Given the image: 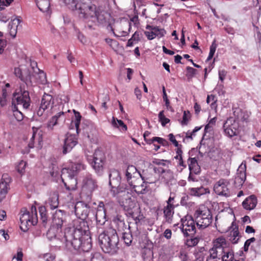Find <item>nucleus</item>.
Masks as SVG:
<instances>
[{
  "label": "nucleus",
  "mask_w": 261,
  "mask_h": 261,
  "mask_svg": "<svg viewBox=\"0 0 261 261\" xmlns=\"http://www.w3.org/2000/svg\"><path fill=\"white\" fill-rule=\"evenodd\" d=\"M209 193L210 191L208 188H205L202 186L199 188H192L189 189L190 194L193 196L200 197L202 195Z\"/></svg>",
  "instance_id": "31"
},
{
  "label": "nucleus",
  "mask_w": 261,
  "mask_h": 261,
  "mask_svg": "<svg viewBox=\"0 0 261 261\" xmlns=\"http://www.w3.org/2000/svg\"><path fill=\"white\" fill-rule=\"evenodd\" d=\"M189 119L187 117V112L185 111L184 112V115L182 117V120L181 122V124L182 125H187L188 123Z\"/></svg>",
  "instance_id": "64"
},
{
  "label": "nucleus",
  "mask_w": 261,
  "mask_h": 261,
  "mask_svg": "<svg viewBox=\"0 0 261 261\" xmlns=\"http://www.w3.org/2000/svg\"><path fill=\"white\" fill-rule=\"evenodd\" d=\"M230 231L229 235L228 236L229 240L233 244H237L241 237V235L239 231L238 226L233 222L231 223V226L229 227Z\"/></svg>",
  "instance_id": "21"
},
{
  "label": "nucleus",
  "mask_w": 261,
  "mask_h": 261,
  "mask_svg": "<svg viewBox=\"0 0 261 261\" xmlns=\"http://www.w3.org/2000/svg\"><path fill=\"white\" fill-rule=\"evenodd\" d=\"M91 261H105L98 254H91Z\"/></svg>",
  "instance_id": "63"
},
{
  "label": "nucleus",
  "mask_w": 261,
  "mask_h": 261,
  "mask_svg": "<svg viewBox=\"0 0 261 261\" xmlns=\"http://www.w3.org/2000/svg\"><path fill=\"white\" fill-rule=\"evenodd\" d=\"M115 188L117 189V192L118 193L124 192V193H126L127 194H128V189H126L125 186L121 185V183L118 187H116Z\"/></svg>",
  "instance_id": "61"
},
{
  "label": "nucleus",
  "mask_w": 261,
  "mask_h": 261,
  "mask_svg": "<svg viewBox=\"0 0 261 261\" xmlns=\"http://www.w3.org/2000/svg\"><path fill=\"white\" fill-rule=\"evenodd\" d=\"M174 205H167L164 208V215L166 222L171 223L172 221V217L174 214Z\"/></svg>",
  "instance_id": "34"
},
{
  "label": "nucleus",
  "mask_w": 261,
  "mask_h": 261,
  "mask_svg": "<svg viewBox=\"0 0 261 261\" xmlns=\"http://www.w3.org/2000/svg\"><path fill=\"white\" fill-rule=\"evenodd\" d=\"M97 188L96 182L93 178L91 175L87 176L83 180V186L82 188V195L85 193L86 195V200L89 201L91 199L92 192Z\"/></svg>",
  "instance_id": "8"
},
{
  "label": "nucleus",
  "mask_w": 261,
  "mask_h": 261,
  "mask_svg": "<svg viewBox=\"0 0 261 261\" xmlns=\"http://www.w3.org/2000/svg\"><path fill=\"white\" fill-rule=\"evenodd\" d=\"M246 164L245 161L243 162L239 166L237 175L234 180V185L236 188L242 187L246 178Z\"/></svg>",
  "instance_id": "14"
},
{
  "label": "nucleus",
  "mask_w": 261,
  "mask_h": 261,
  "mask_svg": "<svg viewBox=\"0 0 261 261\" xmlns=\"http://www.w3.org/2000/svg\"><path fill=\"white\" fill-rule=\"evenodd\" d=\"M21 212H23V214L20 217L21 223L20 228L23 231L26 232L29 229V227H28V225H29V223H31L32 225H36L37 223V219H35L31 216L30 212L28 211L25 208H23L21 210Z\"/></svg>",
  "instance_id": "11"
},
{
  "label": "nucleus",
  "mask_w": 261,
  "mask_h": 261,
  "mask_svg": "<svg viewBox=\"0 0 261 261\" xmlns=\"http://www.w3.org/2000/svg\"><path fill=\"white\" fill-rule=\"evenodd\" d=\"M90 206L83 201L77 202L74 207L75 214L77 219L86 220L90 213Z\"/></svg>",
  "instance_id": "12"
},
{
  "label": "nucleus",
  "mask_w": 261,
  "mask_h": 261,
  "mask_svg": "<svg viewBox=\"0 0 261 261\" xmlns=\"http://www.w3.org/2000/svg\"><path fill=\"white\" fill-rule=\"evenodd\" d=\"M199 241V238L196 237H191L190 239H187L186 240V245L188 247H194L196 246Z\"/></svg>",
  "instance_id": "46"
},
{
  "label": "nucleus",
  "mask_w": 261,
  "mask_h": 261,
  "mask_svg": "<svg viewBox=\"0 0 261 261\" xmlns=\"http://www.w3.org/2000/svg\"><path fill=\"white\" fill-rule=\"evenodd\" d=\"M119 172L115 169L110 170L109 173V185L112 188L118 187L121 182Z\"/></svg>",
  "instance_id": "22"
},
{
  "label": "nucleus",
  "mask_w": 261,
  "mask_h": 261,
  "mask_svg": "<svg viewBox=\"0 0 261 261\" xmlns=\"http://www.w3.org/2000/svg\"><path fill=\"white\" fill-rule=\"evenodd\" d=\"M112 123L114 127H121L123 131H126L127 130L126 125H125L121 120H119L115 118L114 117H113Z\"/></svg>",
  "instance_id": "43"
},
{
  "label": "nucleus",
  "mask_w": 261,
  "mask_h": 261,
  "mask_svg": "<svg viewBox=\"0 0 261 261\" xmlns=\"http://www.w3.org/2000/svg\"><path fill=\"white\" fill-rule=\"evenodd\" d=\"M154 32L155 34H157L156 37L158 36L160 38L164 36L166 34V32L164 29H159L158 27H157V30H154Z\"/></svg>",
  "instance_id": "56"
},
{
  "label": "nucleus",
  "mask_w": 261,
  "mask_h": 261,
  "mask_svg": "<svg viewBox=\"0 0 261 261\" xmlns=\"http://www.w3.org/2000/svg\"><path fill=\"white\" fill-rule=\"evenodd\" d=\"M140 172V171H138L135 166L133 165L128 166L125 172V177L127 182L128 183L130 182V180L133 177H136Z\"/></svg>",
  "instance_id": "33"
},
{
  "label": "nucleus",
  "mask_w": 261,
  "mask_h": 261,
  "mask_svg": "<svg viewBox=\"0 0 261 261\" xmlns=\"http://www.w3.org/2000/svg\"><path fill=\"white\" fill-rule=\"evenodd\" d=\"M214 249L221 250L223 253H225V249H227V243L223 238H218L216 239L214 244Z\"/></svg>",
  "instance_id": "37"
},
{
  "label": "nucleus",
  "mask_w": 261,
  "mask_h": 261,
  "mask_svg": "<svg viewBox=\"0 0 261 261\" xmlns=\"http://www.w3.org/2000/svg\"><path fill=\"white\" fill-rule=\"evenodd\" d=\"M180 228L185 237H193L196 233L195 226H191V228Z\"/></svg>",
  "instance_id": "41"
},
{
  "label": "nucleus",
  "mask_w": 261,
  "mask_h": 261,
  "mask_svg": "<svg viewBox=\"0 0 261 261\" xmlns=\"http://www.w3.org/2000/svg\"><path fill=\"white\" fill-rule=\"evenodd\" d=\"M122 206L123 210L126 212L128 216L132 217L137 223V221L139 222L143 218V215L141 214L140 207L137 205L136 202L134 200H132L131 198H128L123 202Z\"/></svg>",
  "instance_id": "6"
},
{
  "label": "nucleus",
  "mask_w": 261,
  "mask_h": 261,
  "mask_svg": "<svg viewBox=\"0 0 261 261\" xmlns=\"http://www.w3.org/2000/svg\"><path fill=\"white\" fill-rule=\"evenodd\" d=\"M222 256V261H232L234 258V254L232 251H230L229 249L226 250L225 249V253Z\"/></svg>",
  "instance_id": "45"
},
{
  "label": "nucleus",
  "mask_w": 261,
  "mask_h": 261,
  "mask_svg": "<svg viewBox=\"0 0 261 261\" xmlns=\"http://www.w3.org/2000/svg\"><path fill=\"white\" fill-rule=\"evenodd\" d=\"M66 214L65 211L57 210L53 215L52 223L53 227L57 229L61 228L64 223L66 222Z\"/></svg>",
  "instance_id": "17"
},
{
  "label": "nucleus",
  "mask_w": 261,
  "mask_h": 261,
  "mask_svg": "<svg viewBox=\"0 0 261 261\" xmlns=\"http://www.w3.org/2000/svg\"><path fill=\"white\" fill-rule=\"evenodd\" d=\"M7 175H3L0 181V202L3 200L6 196L9 189L10 179L5 177Z\"/></svg>",
  "instance_id": "23"
},
{
  "label": "nucleus",
  "mask_w": 261,
  "mask_h": 261,
  "mask_svg": "<svg viewBox=\"0 0 261 261\" xmlns=\"http://www.w3.org/2000/svg\"><path fill=\"white\" fill-rule=\"evenodd\" d=\"M39 10L43 12H49L50 11L49 0H35Z\"/></svg>",
  "instance_id": "36"
},
{
  "label": "nucleus",
  "mask_w": 261,
  "mask_h": 261,
  "mask_svg": "<svg viewBox=\"0 0 261 261\" xmlns=\"http://www.w3.org/2000/svg\"><path fill=\"white\" fill-rule=\"evenodd\" d=\"M129 185L132 187V189L138 194H143L147 192L146 188H144V185L142 184L141 186H136L133 184V181L129 182Z\"/></svg>",
  "instance_id": "40"
},
{
  "label": "nucleus",
  "mask_w": 261,
  "mask_h": 261,
  "mask_svg": "<svg viewBox=\"0 0 261 261\" xmlns=\"http://www.w3.org/2000/svg\"><path fill=\"white\" fill-rule=\"evenodd\" d=\"M27 163L23 161H21L16 167V170L18 173L22 174L25 172V168Z\"/></svg>",
  "instance_id": "49"
},
{
  "label": "nucleus",
  "mask_w": 261,
  "mask_h": 261,
  "mask_svg": "<svg viewBox=\"0 0 261 261\" xmlns=\"http://www.w3.org/2000/svg\"><path fill=\"white\" fill-rule=\"evenodd\" d=\"M257 203L256 197L254 195H251L246 198L242 203L243 207L247 210L254 209Z\"/></svg>",
  "instance_id": "26"
},
{
  "label": "nucleus",
  "mask_w": 261,
  "mask_h": 261,
  "mask_svg": "<svg viewBox=\"0 0 261 261\" xmlns=\"http://www.w3.org/2000/svg\"><path fill=\"white\" fill-rule=\"evenodd\" d=\"M54 104V98L53 96L48 94L44 93L43 95L41 102V108L44 110H46L49 108L50 105Z\"/></svg>",
  "instance_id": "30"
},
{
  "label": "nucleus",
  "mask_w": 261,
  "mask_h": 261,
  "mask_svg": "<svg viewBox=\"0 0 261 261\" xmlns=\"http://www.w3.org/2000/svg\"><path fill=\"white\" fill-rule=\"evenodd\" d=\"M65 245L79 252H88L92 247L89 226L86 220L76 219L71 226L64 229Z\"/></svg>",
  "instance_id": "1"
},
{
  "label": "nucleus",
  "mask_w": 261,
  "mask_h": 261,
  "mask_svg": "<svg viewBox=\"0 0 261 261\" xmlns=\"http://www.w3.org/2000/svg\"><path fill=\"white\" fill-rule=\"evenodd\" d=\"M169 139L172 143V144L175 146V147H178L180 144H178V142L176 141V140L173 134H170L168 135Z\"/></svg>",
  "instance_id": "60"
},
{
  "label": "nucleus",
  "mask_w": 261,
  "mask_h": 261,
  "mask_svg": "<svg viewBox=\"0 0 261 261\" xmlns=\"http://www.w3.org/2000/svg\"><path fill=\"white\" fill-rule=\"evenodd\" d=\"M194 217L197 226L201 229L208 227L213 220L211 211L206 207L196 210L194 214Z\"/></svg>",
  "instance_id": "4"
},
{
  "label": "nucleus",
  "mask_w": 261,
  "mask_h": 261,
  "mask_svg": "<svg viewBox=\"0 0 261 261\" xmlns=\"http://www.w3.org/2000/svg\"><path fill=\"white\" fill-rule=\"evenodd\" d=\"M151 247H144L142 252V255L144 259L148 258L151 256H153V250H152V245H151Z\"/></svg>",
  "instance_id": "44"
},
{
  "label": "nucleus",
  "mask_w": 261,
  "mask_h": 261,
  "mask_svg": "<svg viewBox=\"0 0 261 261\" xmlns=\"http://www.w3.org/2000/svg\"><path fill=\"white\" fill-rule=\"evenodd\" d=\"M150 134V133L148 131H145L143 135V137L144 141L145 142L149 145H151V144L154 143V141H153V138L151 139H148L147 137H148Z\"/></svg>",
  "instance_id": "53"
},
{
  "label": "nucleus",
  "mask_w": 261,
  "mask_h": 261,
  "mask_svg": "<svg viewBox=\"0 0 261 261\" xmlns=\"http://www.w3.org/2000/svg\"><path fill=\"white\" fill-rule=\"evenodd\" d=\"M197 152L196 148H193L189 151V158L187 162L188 164L189 170L190 172H193L195 174H199L201 172V168L198 163L197 159L195 157L192 158L194 153Z\"/></svg>",
  "instance_id": "13"
},
{
  "label": "nucleus",
  "mask_w": 261,
  "mask_h": 261,
  "mask_svg": "<svg viewBox=\"0 0 261 261\" xmlns=\"http://www.w3.org/2000/svg\"><path fill=\"white\" fill-rule=\"evenodd\" d=\"M64 114V112L61 111L58 113L56 115L53 116L49 120L47 124V127L51 129H53V127L58 124V120Z\"/></svg>",
  "instance_id": "38"
},
{
  "label": "nucleus",
  "mask_w": 261,
  "mask_h": 261,
  "mask_svg": "<svg viewBox=\"0 0 261 261\" xmlns=\"http://www.w3.org/2000/svg\"><path fill=\"white\" fill-rule=\"evenodd\" d=\"M229 182L225 179H220L214 186L215 192L219 195L224 196L228 197L230 196V193L227 186Z\"/></svg>",
  "instance_id": "15"
},
{
  "label": "nucleus",
  "mask_w": 261,
  "mask_h": 261,
  "mask_svg": "<svg viewBox=\"0 0 261 261\" xmlns=\"http://www.w3.org/2000/svg\"><path fill=\"white\" fill-rule=\"evenodd\" d=\"M37 71L34 68H25L20 69L15 68L14 69V74L18 77L21 81L25 83L27 86H31L33 82L34 77L35 76V73Z\"/></svg>",
  "instance_id": "7"
},
{
  "label": "nucleus",
  "mask_w": 261,
  "mask_h": 261,
  "mask_svg": "<svg viewBox=\"0 0 261 261\" xmlns=\"http://www.w3.org/2000/svg\"><path fill=\"white\" fill-rule=\"evenodd\" d=\"M181 228H184V226L187 225H191L195 224V222L193 218L191 216L187 215L181 219Z\"/></svg>",
  "instance_id": "42"
},
{
  "label": "nucleus",
  "mask_w": 261,
  "mask_h": 261,
  "mask_svg": "<svg viewBox=\"0 0 261 261\" xmlns=\"http://www.w3.org/2000/svg\"><path fill=\"white\" fill-rule=\"evenodd\" d=\"M164 111H162L159 114V121L161 122L162 126H164L170 122V119L166 118L164 115Z\"/></svg>",
  "instance_id": "47"
},
{
  "label": "nucleus",
  "mask_w": 261,
  "mask_h": 261,
  "mask_svg": "<svg viewBox=\"0 0 261 261\" xmlns=\"http://www.w3.org/2000/svg\"><path fill=\"white\" fill-rule=\"evenodd\" d=\"M57 229L56 228L51 226L50 228L46 232V236L49 240H51L55 238L56 237Z\"/></svg>",
  "instance_id": "48"
},
{
  "label": "nucleus",
  "mask_w": 261,
  "mask_h": 261,
  "mask_svg": "<svg viewBox=\"0 0 261 261\" xmlns=\"http://www.w3.org/2000/svg\"><path fill=\"white\" fill-rule=\"evenodd\" d=\"M64 3L68 6L69 8L72 10H74L73 5H75L77 0H63Z\"/></svg>",
  "instance_id": "58"
},
{
  "label": "nucleus",
  "mask_w": 261,
  "mask_h": 261,
  "mask_svg": "<svg viewBox=\"0 0 261 261\" xmlns=\"http://www.w3.org/2000/svg\"><path fill=\"white\" fill-rule=\"evenodd\" d=\"M96 6L93 4L91 0H77L73 5L74 10L77 11L81 18L89 19L91 14H94L93 10Z\"/></svg>",
  "instance_id": "5"
},
{
  "label": "nucleus",
  "mask_w": 261,
  "mask_h": 261,
  "mask_svg": "<svg viewBox=\"0 0 261 261\" xmlns=\"http://www.w3.org/2000/svg\"><path fill=\"white\" fill-rule=\"evenodd\" d=\"M95 10H93L94 14H91L89 19L94 22H97L99 24H104L107 22V13L103 10L101 7H95Z\"/></svg>",
  "instance_id": "16"
},
{
  "label": "nucleus",
  "mask_w": 261,
  "mask_h": 261,
  "mask_svg": "<svg viewBox=\"0 0 261 261\" xmlns=\"http://www.w3.org/2000/svg\"><path fill=\"white\" fill-rule=\"evenodd\" d=\"M115 221L117 224V228L118 232L122 233V232L130 230L129 225L125 224L124 220L121 219V217H117Z\"/></svg>",
  "instance_id": "32"
},
{
  "label": "nucleus",
  "mask_w": 261,
  "mask_h": 261,
  "mask_svg": "<svg viewBox=\"0 0 261 261\" xmlns=\"http://www.w3.org/2000/svg\"><path fill=\"white\" fill-rule=\"evenodd\" d=\"M216 118L214 117L211 119L208 122V123L205 125V130H207L209 128L212 127L213 125L215 124L216 121Z\"/></svg>",
  "instance_id": "62"
},
{
  "label": "nucleus",
  "mask_w": 261,
  "mask_h": 261,
  "mask_svg": "<svg viewBox=\"0 0 261 261\" xmlns=\"http://www.w3.org/2000/svg\"><path fill=\"white\" fill-rule=\"evenodd\" d=\"M85 169V165L82 162H71L67 168H64L62 170V174L66 179L62 177V180L66 189L68 191H74L76 189L77 184L76 176L79 172Z\"/></svg>",
  "instance_id": "2"
},
{
  "label": "nucleus",
  "mask_w": 261,
  "mask_h": 261,
  "mask_svg": "<svg viewBox=\"0 0 261 261\" xmlns=\"http://www.w3.org/2000/svg\"><path fill=\"white\" fill-rule=\"evenodd\" d=\"M74 113V117L72 118V122L71 123V125L70 126V128H72L73 126H75L76 128V132L77 134H79L81 130V128L80 127V124L81 121L82 116L80 113L76 111L75 110H73Z\"/></svg>",
  "instance_id": "27"
},
{
  "label": "nucleus",
  "mask_w": 261,
  "mask_h": 261,
  "mask_svg": "<svg viewBox=\"0 0 261 261\" xmlns=\"http://www.w3.org/2000/svg\"><path fill=\"white\" fill-rule=\"evenodd\" d=\"M37 72L35 73V76L34 77L33 82L45 85L47 83L46 74L43 71H41L38 68L35 69Z\"/></svg>",
  "instance_id": "29"
},
{
  "label": "nucleus",
  "mask_w": 261,
  "mask_h": 261,
  "mask_svg": "<svg viewBox=\"0 0 261 261\" xmlns=\"http://www.w3.org/2000/svg\"><path fill=\"white\" fill-rule=\"evenodd\" d=\"M46 207L51 210L57 208L59 206V194L57 191L50 192L47 201L46 202Z\"/></svg>",
  "instance_id": "25"
},
{
  "label": "nucleus",
  "mask_w": 261,
  "mask_h": 261,
  "mask_svg": "<svg viewBox=\"0 0 261 261\" xmlns=\"http://www.w3.org/2000/svg\"><path fill=\"white\" fill-rule=\"evenodd\" d=\"M138 175L142 178L143 183L153 184L157 180V178L151 168L143 170L142 172L138 173Z\"/></svg>",
  "instance_id": "18"
},
{
  "label": "nucleus",
  "mask_w": 261,
  "mask_h": 261,
  "mask_svg": "<svg viewBox=\"0 0 261 261\" xmlns=\"http://www.w3.org/2000/svg\"><path fill=\"white\" fill-rule=\"evenodd\" d=\"M186 69L187 71L186 76L188 77V78L193 77L197 72V70L196 69L190 66L187 67Z\"/></svg>",
  "instance_id": "52"
},
{
  "label": "nucleus",
  "mask_w": 261,
  "mask_h": 261,
  "mask_svg": "<svg viewBox=\"0 0 261 261\" xmlns=\"http://www.w3.org/2000/svg\"><path fill=\"white\" fill-rule=\"evenodd\" d=\"M20 17L16 18L9 22L8 28L10 30V35L13 38L15 37L17 28L21 22Z\"/></svg>",
  "instance_id": "28"
},
{
  "label": "nucleus",
  "mask_w": 261,
  "mask_h": 261,
  "mask_svg": "<svg viewBox=\"0 0 261 261\" xmlns=\"http://www.w3.org/2000/svg\"><path fill=\"white\" fill-rule=\"evenodd\" d=\"M231 118L227 119L223 124V127L225 134L230 138L237 136V129L233 126Z\"/></svg>",
  "instance_id": "24"
},
{
  "label": "nucleus",
  "mask_w": 261,
  "mask_h": 261,
  "mask_svg": "<svg viewBox=\"0 0 261 261\" xmlns=\"http://www.w3.org/2000/svg\"><path fill=\"white\" fill-rule=\"evenodd\" d=\"M42 258L44 261H54L55 256L51 253H46L43 255Z\"/></svg>",
  "instance_id": "57"
},
{
  "label": "nucleus",
  "mask_w": 261,
  "mask_h": 261,
  "mask_svg": "<svg viewBox=\"0 0 261 261\" xmlns=\"http://www.w3.org/2000/svg\"><path fill=\"white\" fill-rule=\"evenodd\" d=\"M92 161L91 163L92 167L95 171L100 174L103 169V165L106 161V156L104 153L99 150H96L92 156Z\"/></svg>",
  "instance_id": "10"
},
{
  "label": "nucleus",
  "mask_w": 261,
  "mask_h": 261,
  "mask_svg": "<svg viewBox=\"0 0 261 261\" xmlns=\"http://www.w3.org/2000/svg\"><path fill=\"white\" fill-rule=\"evenodd\" d=\"M13 93V97L16 100L17 105H22L24 109H28L30 105L31 99L28 91L22 89L21 87Z\"/></svg>",
  "instance_id": "9"
},
{
  "label": "nucleus",
  "mask_w": 261,
  "mask_h": 261,
  "mask_svg": "<svg viewBox=\"0 0 261 261\" xmlns=\"http://www.w3.org/2000/svg\"><path fill=\"white\" fill-rule=\"evenodd\" d=\"M122 239L124 241L125 245L127 246H130L133 242V236L130 230L122 232Z\"/></svg>",
  "instance_id": "39"
},
{
  "label": "nucleus",
  "mask_w": 261,
  "mask_h": 261,
  "mask_svg": "<svg viewBox=\"0 0 261 261\" xmlns=\"http://www.w3.org/2000/svg\"><path fill=\"white\" fill-rule=\"evenodd\" d=\"M144 34L147 37V39L149 40L153 39L157 34H155V32L154 31L148 32L145 31Z\"/></svg>",
  "instance_id": "59"
},
{
  "label": "nucleus",
  "mask_w": 261,
  "mask_h": 261,
  "mask_svg": "<svg viewBox=\"0 0 261 261\" xmlns=\"http://www.w3.org/2000/svg\"><path fill=\"white\" fill-rule=\"evenodd\" d=\"M218 252V250L214 249V248L210 249V254L207 256L206 261H210V260H212L213 259H215L217 257V253Z\"/></svg>",
  "instance_id": "51"
},
{
  "label": "nucleus",
  "mask_w": 261,
  "mask_h": 261,
  "mask_svg": "<svg viewBox=\"0 0 261 261\" xmlns=\"http://www.w3.org/2000/svg\"><path fill=\"white\" fill-rule=\"evenodd\" d=\"M119 237L115 229L105 231L98 236V243L102 251L106 253H116L119 249Z\"/></svg>",
  "instance_id": "3"
},
{
  "label": "nucleus",
  "mask_w": 261,
  "mask_h": 261,
  "mask_svg": "<svg viewBox=\"0 0 261 261\" xmlns=\"http://www.w3.org/2000/svg\"><path fill=\"white\" fill-rule=\"evenodd\" d=\"M39 212L40 215V221H41L42 225L43 227L45 228L49 221L46 206H40L39 208Z\"/></svg>",
  "instance_id": "35"
},
{
  "label": "nucleus",
  "mask_w": 261,
  "mask_h": 261,
  "mask_svg": "<svg viewBox=\"0 0 261 261\" xmlns=\"http://www.w3.org/2000/svg\"><path fill=\"white\" fill-rule=\"evenodd\" d=\"M77 143V139L74 135H67L64 141L63 153L66 154L70 152Z\"/></svg>",
  "instance_id": "20"
},
{
  "label": "nucleus",
  "mask_w": 261,
  "mask_h": 261,
  "mask_svg": "<svg viewBox=\"0 0 261 261\" xmlns=\"http://www.w3.org/2000/svg\"><path fill=\"white\" fill-rule=\"evenodd\" d=\"M153 141H154V142H157L159 144H161L163 146H169L168 142L166 140L162 138L154 137H153Z\"/></svg>",
  "instance_id": "50"
},
{
  "label": "nucleus",
  "mask_w": 261,
  "mask_h": 261,
  "mask_svg": "<svg viewBox=\"0 0 261 261\" xmlns=\"http://www.w3.org/2000/svg\"><path fill=\"white\" fill-rule=\"evenodd\" d=\"M13 0H0V10L4 9L5 6H8Z\"/></svg>",
  "instance_id": "55"
},
{
  "label": "nucleus",
  "mask_w": 261,
  "mask_h": 261,
  "mask_svg": "<svg viewBox=\"0 0 261 261\" xmlns=\"http://www.w3.org/2000/svg\"><path fill=\"white\" fill-rule=\"evenodd\" d=\"M13 115L18 121H21L23 119V115L19 110H16L15 112L13 113Z\"/></svg>",
  "instance_id": "54"
},
{
  "label": "nucleus",
  "mask_w": 261,
  "mask_h": 261,
  "mask_svg": "<svg viewBox=\"0 0 261 261\" xmlns=\"http://www.w3.org/2000/svg\"><path fill=\"white\" fill-rule=\"evenodd\" d=\"M95 218L97 222L100 225H103L107 221L106 210L104 203L102 201L99 202L95 214Z\"/></svg>",
  "instance_id": "19"
}]
</instances>
